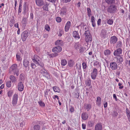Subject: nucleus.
Listing matches in <instances>:
<instances>
[{
    "instance_id": "obj_32",
    "label": "nucleus",
    "mask_w": 130,
    "mask_h": 130,
    "mask_svg": "<svg viewBox=\"0 0 130 130\" xmlns=\"http://www.w3.org/2000/svg\"><path fill=\"white\" fill-rule=\"evenodd\" d=\"M74 64V61L72 60H70L68 62V65L70 67H72Z\"/></svg>"
},
{
    "instance_id": "obj_20",
    "label": "nucleus",
    "mask_w": 130,
    "mask_h": 130,
    "mask_svg": "<svg viewBox=\"0 0 130 130\" xmlns=\"http://www.w3.org/2000/svg\"><path fill=\"white\" fill-rule=\"evenodd\" d=\"M36 3L37 5L39 6L44 5V2L42 0H36Z\"/></svg>"
},
{
    "instance_id": "obj_46",
    "label": "nucleus",
    "mask_w": 130,
    "mask_h": 130,
    "mask_svg": "<svg viewBox=\"0 0 130 130\" xmlns=\"http://www.w3.org/2000/svg\"><path fill=\"white\" fill-rule=\"evenodd\" d=\"M56 21L58 23H60L61 21V18L59 17H57L56 19Z\"/></svg>"
},
{
    "instance_id": "obj_60",
    "label": "nucleus",
    "mask_w": 130,
    "mask_h": 130,
    "mask_svg": "<svg viewBox=\"0 0 130 130\" xmlns=\"http://www.w3.org/2000/svg\"><path fill=\"white\" fill-rule=\"evenodd\" d=\"M91 22L92 23H94L95 22V18L93 16H92L91 17Z\"/></svg>"
},
{
    "instance_id": "obj_13",
    "label": "nucleus",
    "mask_w": 130,
    "mask_h": 130,
    "mask_svg": "<svg viewBox=\"0 0 130 130\" xmlns=\"http://www.w3.org/2000/svg\"><path fill=\"white\" fill-rule=\"evenodd\" d=\"M18 90L20 91H22L24 88L23 84L21 82H20L17 85Z\"/></svg>"
},
{
    "instance_id": "obj_47",
    "label": "nucleus",
    "mask_w": 130,
    "mask_h": 130,
    "mask_svg": "<svg viewBox=\"0 0 130 130\" xmlns=\"http://www.w3.org/2000/svg\"><path fill=\"white\" fill-rule=\"evenodd\" d=\"M113 21L111 19H109L107 21V23L109 25H111L112 24Z\"/></svg>"
},
{
    "instance_id": "obj_64",
    "label": "nucleus",
    "mask_w": 130,
    "mask_h": 130,
    "mask_svg": "<svg viewBox=\"0 0 130 130\" xmlns=\"http://www.w3.org/2000/svg\"><path fill=\"white\" fill-rule=\"evenodd\" d=\"M74 110V108L73 107H72V106H71L70 107V112H73Z\"/></svg>"
},
{
    "instance_id": "obj_39",
    "label": "nucleus",
    "mask_w": 130,
    "mask_h": 130,
    "mask_svg": "<svg viewBox=\"0 0 130 130\" xmlns=\"http://www.w3.org/2000/svg\"><path fill=\"white\" fill-rule=\"evenodd\" d=\"M85 48L84 47H83L81 45L79 47V48L78 49V51L80 53L83 52L85 51Z\"/></svg>"
},
{
    "instance_id": "obj_29",
    "label": "nucleus",
    "mask_w": 130,
    "mask_h": 130,
    "mask_svg": "<svg viewBox=\"0 0 130 130\" xmlns=\"http://www.w3.org/2000/svg\"><path fill=\"white\" fill-rule=\"evenodd\" d=\"M81 45L79 44L78 43H76L74 44V47L78 51L79 48V47Z\"/></svg>"
},
{
    "instance_id": "obj_11",
    "label": "nucleus",
    "mask_w": 130,
    "mask_h": 130,
    "mask_svg": "<svg viewBox=\"0 0 130 130\" xmlns=\"http://www.w3.org/2000/svg\"><path fill=\"white\" fill-rule=\"evenodd\" d=\"M110 66L112 70H116L117 68V65L116 62H113L110 63Z\"/></svg>"
},
{
    "instance_id": "obj_31",
    "label": "nucleus",
    "mask_w": 130,
    "mask_h": 130,
    "mask_svg": "<svg viewBox=\"0 0 130 130\" xmlns=\"http://www.w3.org/2000/svg\"><path fill=\"white\" fill-rule=\"evenodd\" d=\"M122 43L121 41H118L116 43V47L117 48H120L122 46Z\"/></svg>"
},
{
    "instance_id": "obj_40",
    "label": "nucleus",
    "mask_w": 130,
    "mask_h": 130,
    "mask_svg": "<svg viewBox=\"0 0 130 130\" xmlns=\"http://www.w3.org/2000/svg\"><path fill=\"white\" fill-rule=\"evenodd\" d=\"M13 93V91L12 90L9 91L7 93L8 96L9 97H11Z\"/></svg>"
},
{
    "instance_id": "obj_42",
    "label": "nucleus",
    "mask_w": 130,
    "mask_h": 130,
    "mask_svg": "<svg viewBox=\"0 0 130 130\" xmlns=\"http://www.w3.org/2000/svg\"><path fill=\"white\" fill-rule=\"evenodd\" d=\"M38 103L40 105L41 107H44L45 104L44 103L42 102L41 100L38 102Z\"/></svg>"
},
{
    "instance_id": "obj_15",
    "label": "nucleus",
    "mask_w": 130,
    "mask_h": 130,
    "mask_svg": "<svg viewBox=\"0 0 130 130\" xmlns=\"http://www.w3.org/2000/svg\"><path fill=\"white\" fill-rule=\"evenodd\" d=\"M73 36L76 39H78L80 38V36L78 31H74L73 32Z\"/></svg>"
},
{
    "instance_id": "obj_37",
    "label": "nucleus",
    "mask_w": 130,
    "mask_h": 130,
    "mask_svg": "<svg viewBox=\"0 0 130 130\" xmlns=\"http://www.w3.org/2000/svg\"><path fill=\"white\" fill-rule=\"evenodd\" d=\"M111 53L110 51L109 50H106L105 51L104 54L105 55H107L110 54Z\"/></svg>"
},
{
    "instance_id": "obj_53",
    "label": "nucleus",
    "mask_w": 130,
    "mask_h": 130,
    "mask_svg": "<svg viewBox=\"0 0 130 130\" xmlns=\"http://www.w3.org/2000/svg\"><path fill=\"white\" fill-rule=\"evenodd\" d=\"M43 9L46 11H48V8L46 4V5L44 6L43 7Z\"/></svg>"
},
{
    "instance_id": "obj_5",
    "label": "nucleus",
    "mask_w": 130,
    "mask_h": 130,
    "mask_svg": "<svg viewBox=\"0 0 130 130\" xmlns=\"http://www.w3.org/2000/svg\"><path fill=\"white\" fill-rule=\"evenodd\" d=\"M18 96L17 94H15L13 96L12 100V104L15 106L17 104L18 100Z\"/></svg>"
},
{
    "instance_id": "obj_54",
    "label": "nucleus",
    "mask_w": 130,
    "mask_h": 130,
    "mask_svg": "<svg viewBox=\"0 0 130 130\" xmlns=\"http://www.w3.org/2000/svg\"><path fill=\"white\" fill-rule=\"evenodd\" d=\"M26 19L25 18H24L22 21V23L24 24H26Z\"/></svg>"
},
{
    "instance_id": "obj_14",
    "label": "nucleus",
    "mask_w": 130,
    "mask_h": 130,
    "mask_svg": "<svg viewBox=\"0 0 130 130\" xmlns=\"http://www.w3.org/2000/svg\"><path fill=\"white\" fill-rule=\"evenodd\" d=\"M23 65L25 68L29 66V61L27 58H24L23 61Z\"/></svg>"
},
{
    "instance_id": "obj_55",
    "label": "nucleus",
    "mask_w": 130,
    "mask_h": 130,
    "mask_svg": "<svg viewBox=\"0 0 130 130\" xmlns=\"http://www.w3.org/2000/svg\"><path fill=\"white\" fill-rule=\"evenodd\" d=\"M82 66L83 68L84 69H85L87 67V65L86 63L85 62H83V63Z\"/></svg>"
},
{
    "instance_id": "obj_28",
    "label": "nucleus",
    "mask_w": 130,
    "mask_h": 130,
    "mask_svg": "<svg viewBox=\"0 0 130 130\" xmlns=\"http://www.w3.org/2000/svg\"><path fill=\"white\" fill-rule=\"evenodd\" d=\"M101 103V99L100 97L98 96L97 98L96 104L98 106H100Z\"/></svg>"
},
{
    "instance_id": "obj_34",
    "label": "nucleus",
    "mask_w": 130,
    "mask_h": 130,
    "mask_svg": "<svg viewBox=\"0 0 130 130\" xmlns=\"http://www.w3.org/2000/svg\"><path fill=\"white\" fill-rule=\"evenodd\" d=\"M7 86L8 88L10 87L12 85V83L11 80H8L6 83Z\"/></svg>"
},
{
    "instance_id": "obj_56",
    "label": "nucleus",
    "mask_w": 130,
    "mask_h": 130,
    "mask_svg": "<svg viewBox=\"0 0 130 130\" xmlns=\"http://www.w3.org/2000/svg\"><path fill=\"white\" fill-rule=\"evenodd\" d=\"M31 68L33 69H35L36 67V65L33 63H32L31 64Z\"/></svg>"
},
{
    "instance_id": "obj_3",
    "label": "nucleus",
    "mask_w": 130,
    "mask_h": 130,
    "mask_svg": "<svg viewBox=\"0 0 130 130\" xmlns=\"http://www.w3.org/2000/svg\"><path fill=\"white\" fill-rule=\"evenodd\" d=\"M117 6L115 5H110L108 8L107 11L108 12L111 13H114L117 10Z\"/></svg>"
},
{
    "instance_id": "obj_49",
    "label": "nucleus",
    "mask_w": 130,
    "mask_h": 130,
    "mask_svg": "<svg viewBox=\"0 0 130 130\" xmlns=\"http://www.w3.org/2000/svg\"><path fill=\"white\" fill-rule=\"evenodd\" d=\"M43 75L44 76L47 78H48L49 76L48 74L46 71L44 73V74H43Z\"/></svg>"
},
{
    "instance_id": "obj_52",
    "label": "nucleus",
    "mask_w": 130,
    "mask_h": 130,
    "mask_svg": "<svg viewBox=\"0 0 130 130\" xmlns=\"http://www.w3.org/2000/svg\"><path fill=\"white\" fill-rule=\"evenodd\" d=\"M46 71L44 69L42 68L40 70V72L43 75Z\"/></svg>"
},
{
    "instance_id": "obj_16",
    "label": "nucleus",
    "mask_w": 130,
    "mask_h": 130,
    "mask_svg": "<svg viewBox=\"0 0 130 130\" xmlns=\"http://www.w3.org/2000/svg\"><path fill=\"white\" fill-rule=\"evenodd\" d=\"M88 117V115L86 112L83 113L81 115L82 119L84 120H87Z\"/></svg>"
},
{
    "instance_id": "obj_38",
    "label": "nucleus",
    "mask_w": 130,
    "mask_h": 130,
    "mask_svg": "<svg viewBox=\"0 0 130 130\" xmlns=\"http://www.w3.org/2000/svg\"><path fill=\"white\" fill-rule=\"evenodd\" d=\"M40 126L38 125H35L34 127V130H40Z\"/></svg>"
},
{
    "instance_id": "obj_12",
    "label": "nucleus",
    "mask_w": 130,
    "mask_h": 130,
    "mask_svg": "<svg viewBox=\"0 0 130 130\" xmlns=\"http://www.w3.org/2000/svg\"><path fill=\"white\" fill-rule=\"evenodd\" d=\"M122 50L121 48H119L116 50L113 53V55L115 56L120 55L122 52Z\"/></svg>"
},
{
    "instance_id": "obj_10",
    "label": "nucleus",
    "mask_w": 130,
    "mask_h": 130,
    "mask_svg": "<svg viewBox=\"0 0 130 130\" xmlns=\"http://www.w3.org/2000/svg\"><path fill=\"white\" fill-rule=\"evenodd\" d=\"M117 38L115 36L111 37L110 39V44H115L117 41Z\"/></svg>"
},
{
    "instance_id": "obj_18",
    "label": "nucleus",
    "mask_w": 130,
    "mask_h": 130,
    "mask_svg": "<svg viewBox=\"0 0 130 130\" xmlns=\"http://www.w3.org/2000/svg\"><path fill=\"white\" fill-rule=\"evenodd\" d=\"M102 125L100 123H97L95 126V130H102Z\"/></svg>"
},
{
    "instance_id": "obj_59",
    "label": "nucleus",
    "mask_w": 130,
    "mask_h": 130,
    "mask_svg": "<svg viewBox=\"0 0 130 130\" xmlns=\"http://www.w3.org/2000/svg\"><path fill=\"white\" fill-rule=\"evenodd\" d=\"M88 29V27L87 26L85 25L84 26V30L85 31L89 30Z\"/></svg>"
},
{
    "instance_id": "obj_17",
    "label": "nucleus",
    "mask_w": 130,
    "mask_h": 130,
    "mask_svg": "<svg viewBox=\"0 0 130 130\" xmlns=\"http://www.w3.org/2000/svg\"><path fill=\"white\" fill-rule=\"evenodd\" d=\"M71 25V22L70 21H68L66 23L65 27V31L67 32L69 30Z\"/></svg>"
},
{
    "instance_id": "obj_4",
    "label": "nucleus",
    "mask_w": 130,
    "mask_h": 130,
    "mask_svg": "<svg viewBox=\"0 0 130 130\" xmlns=\"http://www.w3.org/2000/svg\"><path fill=\"white\" fill-rule=\"evenodd\" d=\"M98 74V70L95 68L93 69L92 72L91 74V78L93 79H95L96 78Z\"/></svg>"
},
{
    "instance_id": "obj_25",
    "label": "nucleus",
    "mask_w": 130,
    "mask_h": 130,
    "mask_svg": "<svg viewBox=\"0 0 130 130\" xmlns=\"http://www.w3.org/2000/svg\"><path fill=\"white\" fill-rule=\"evenodd\" d=\"M126 112L128 120L129 121H130V110L128 108H126Z\"/></svg>"
},
{
    "instance_id": "obj_1",
    "label": "nucleus",
    "mask_w": 130,
    "mask_h": 130,
    "mask_svg": "<svg viewBox=\"0 0 130 130\" xmlns=\"http://www.w3.org/2000/svg\"><path fill=\"white\" fill-rule=\"evenodd\" d=\"M9 73H13L14 75H16L18 76L19 74V70L18 68V65L16 64H13L10 68Z\"/></svg>"
},
{
    "instance_id": "obj_26",
    "label": "nucleus",
    "mask_w": 130,
    "mask_h": 130,
    "mask_svg": "<svg viewBox=\"0 0 130 130\" xmlns=\"http://www.w3.org/2000/svg\"><path fill=\"white\" fill-rule=\"evenodd\" d=\"M54 91L55 92H59L60 91V89L57 86H54L53 87Z\"/></svg>"
},
{
    "instance_id": "obj_27",
    "label": "nucleus",
    "mask_w": 130,
    "mask_h": 130,
    "mask_svg": "<svg viewBox=\"0 0 130 130\" xmlns=\"http://www.w3.org/2000/svg\"><path fill=\"white\" fill-rule=\"evenodd\" d=\"M105 1L106 3L109 5L114 4L115 3V0H105Z\"/></svg>"
},
{
    "instance_id": "obj_2",
    "label": "nucleus",
    "mask_w": 130,
    "mask_h": 130,
    "mask_svg": "<svg viewBox=\"0 0 130 130\" xmlns=\"http://www.w3.org/2000/svg\"><path fill=\"white\" fill-rule=\"evenodd\" d=\"M33 62L37 65H39L42 67L44 66L43 63L42 62L41 59L37 55H35L32 59Z\"/></svg>"
},
{
    "instance_id": "obj_51",
    "label": "nucleus",
    "mask_w": 130,
    "mask_h": 130,
    "mask_svg": "<svg viewBox=\"0 0 130 130\" xmlns=\"http://www.w3.org/2000/svg\"><path fill=\"white\" fill-rule=\"evenodd\" d=\"M84 35H85V36L91 35L90 33L89 30L85 31Z\"/></svg>"
},
{
    "instance_id": "obj_24",
    "label": "nucleus",
    "mask_w": 130,
    "mask_h": 130,
    "mask_svg": "<svg viewBox=\"0 0 130 130\" xmlns=\"http://www.w3.org/2000/svg\"><path fill=\"white\" fill-rule=\"evenodd\" d=\"M92 40V37L91 35L86 36L85 37V40L87 42L89 41H91Z\"/></svg>"
},
{
    "instance_id": "obj_62",
    "label": "nucleus",
    "mask_w": 130,
    "mask_h": 130,
    "mask_svg": "<svg viewBox=\"0 0 130 130\" xmlns=\"http://www.w3.org/2000/svg\"><path fill=\"white\" fill-rule=\"evenodd\" d=\"M122 84L121 83H119L118 84V86H120L119 87V88L120 89H122L123 88V86H121V85H122Z\"/></svg>"
},
{
    "instance_id": "obj_43",
    "label": "nucleus",
    "mask_w": 130,
    "mask_h": 130,
    "mask_svg": "<svg viewBox=\"0 0 130 130\" xmlns=\"http://www.w3.org/2000/svg\"><path fill=\"white\" fill-rule=\"evenodd\" d=\"M14 20L11 19L10 21V22L9 23V25L11 27L13 25L14 23Z\"/></svg>"
},
{
    "instance_id": "obj_61",
    "label": "nucleus",
    "mask_w": 130,
    "mask_h": 130,
    "mask_svg": "<svg viewBox=\"0 0 130 130\" xmlns=\"http://www.w3.org/2000/svg\"><path fill=\"white\" fill-rule=\"evenodd\" d=\"M23 10L25 12H26V5L25 4H24L23 6Z\"/></svg>"
},
{
    "instance_id": "obj_48",
    "label": "nucleus",
    "mask_w": 130,
    "mask_h": 130,
    "mask_svg": "<svg viewBox=\"0 0 130 130\" xmlns=\"http://www.w3.org/2000/svg\"><path fill=\"white\" fill-rule=\"evenodd\" d=\"M66 14V11H64V10H62L60 12V14L62 16L64 15H65Z\"/></svg>"
},
{
    "instance_id": "obj_7",
    "label": "nucleus",
    "mask_w": 130,
    "mask_h": 130,
    "mask_svg": "<svg viewBox=\"0 0 130 130\" xmlns=\"http://www.w3.org/2000/svg\"><path fill=\"white\" fill-rule=\"evenodd\" d=\"M100 36L103 38H105L107 37V31L105 29H103L101 30Z\"/></svg>"
},
{
    "instance_id": "obj_6",
    "label": "nucleus",
    "mask_w": 130,
    "mask_h": 130,
    "mask_svg": "<svg viewBox=\"0 0 130 130\" xmlns=\"http://www.w3.org/2000/svg\"><path fill=\"white\" fill-rule=\"evenodd\" d=\"M29 34V32L27 31H25L22 33L21 37L23 41H25L26 40Z\"/></svg>"
},
{
    "instance_id": "obj_44",
    "label": "nucleus",
    "mask_w": 130,
    "mask_h": 130,
    "mask_svg": "<svg viewBox=\"0 0 130 130\" xmlns=\"http://www.w3.org/2000/svg\"><path fill=\"white\" fill-rule=\"evenodd\" d=\"M45 29L48 31H49L50 30V28L49 26L47 24H46L45 26Z\"/></svg>"
},
{
    "instance_id": "obj_36",
    "label": "nucleus",
    "mask_w": 130,
    "mask_h": 130,
    "mask_svg": "<svg viewBox=\"0 0 130 130\" xmlns=\"http://www.w3.org/2000/svg\"><path fill=\"white\" fill-rule=\"evenodd\" d=\"M86 85L89 86L91 84V80L90 78L88 79L86 81Z\"/></svg>"
},
{
    "instance_id": "obj_21",
    "label": "nucleus",
    "mask_w": 130,
    "mask_h": 130,
    "mask_svg": "<svg viewBox=\"0 0 130 130\" xmlns=\"http://www.w3.org/2000/svg\"><path fill=\"white\" fill-rule=\"evenodd\" d=\"M9 78L11 82H12L13 83H15L17 81V79L13 75H11L10 76Z\"/></svg>"
},
{
    "instance_id": "obj_33",
    "label": "nucleus",
    "mask_w": 130,
    "mask_h": 130,
    "mask_svg": "<svg viewBox=\"0 0 130 130\" xmlns=\"http://www.w3.org/2000/svg\"><path fill=\"white\" fill-rule=\"evenodd\" d=\"M67 63V61L66 59H64L61 60V64L63 66H65Z\"/></svg>"
},
{
    "instance_id": "obj_58",
    "label": "nucleus",
    "mask_w": 130,
    "mask_h": 130,
    "mask_svg": "<svg viewBox=\"0 0 130 130\" xmlns=\"http://www.w3.org/2000/svg\"><path fill=\"white\" fill-rule=\"evenodd\" d=\"M113 116L114 117H116L118 115V113L116 111H113Z\"/></svg>"
},
{
    "instance_id": "obj_63",
    "label": "nucleus",
    "mask_w": 130,
    "mask_h": 130,
    "mask_svg": "<svg viewBox=\"0 0 130 130\" xmlns=\"http://www.w3.org/2000/svg\"><path fill=\"white\" fill-rule=\"evenodd\" d=\"M87 12L88 13H91V10L89 8H87Z\"/></svg>"
},
{
    "instance_id": "obj_50",
    "label": "nucleus",
    "mask_w": 130,
    "mask_h": 130,
    "mask_svg": "<svg viewBox=\"0 0 130 130\" xmlns=\"http://www.w3.org/2000/svg\"><path fill=\"white\" fill-rule=\"evenodd\" d=\"M77 64H76V69H77L78 70H80L81 69V64L80 63H79L78 66Z\"/></svg>"
},
{
    "instance_id": "obj_8",
    "label": "nucleus",
    "mask_w": 130,
    "mask_h": 130,
    "mask_svg": "<svg viewBox=\"0 0 130 130\" xmlns=\"http://www.w3.org/2000/svg\"><path fill=\"white\" fill-rule=\"evenodd\" d=\"M61 50L62 48L59 46L54 47L52 49V52L54 53H59L61 52Z\"/></svg>"
},
{
    "instance_id": "obj_57",
    "label": "nucleus",
    "mask_w": 130,
    "mask_h": 130,
    "mask_svg": "<svg viewBox=\"0 0 130 130\" xmlns=\"http://www.w3.org/2000/svg\"><path fill=\"white\" fill-rule=\"evenodd\" d=\"M75 97L76 98H78L79 96V93L78 92L75 93L74 94Z\"/></svg>"
},
{
    "instance_id": "obj_9",
    "label": "nucleus",
    "mask_w": 130,
    "mask_h": 130,
    "mask_svg": "<svg viewBox=\"0 0 130 130\" xmlns=\"http://www.w3.org/2000/svg\"><path fill=\"white\" fill-rule=\"evenodd\" d=\"M114 58L116 59L117 61L116 62L118 63H121L123 61V58L122 57V55H119L115 57Z\"/></svg>"
},
{
    "instance_id": "obj_22",
    "label": "nucleus",
    "mask_w": 130,
    "mask_h": 130,
    "mask_svg": "<svg viewBox=\"0 0 130 130\" xmlns=\"http://www.w3.org/2000/svg\"><path fill=\"white\" fill-rule=\"evenodd\" d=\"M63 44V41L61 40H57L55 43V45H62Z\"/></svg>"
},
{
    "instance_id": "obj_45",
    "label": "nucleus",
    "mask_w": 130,
    "mask_h": 130,
    "mask_svg": "<svg viewBox=\"0 0 130 130\" xmlns=\"http://www.w3.org/2000/svg\"><path fill=\"white\" fill-rule=\"evenodd\" d=\"M17 60V61H20L21 60V57L19 55H18V54H17L16 55Z\"/></svg>"
},
{
    "instance_id": "obj_30",
    "label": "nucleus",
    "mask_w": 130,
    "mask_h": 130,
    "mask_svg": "<svg viewBox=\"0 0 130 130\" xmlns=\"http://www.w3.org/2000/svg\"><path fill=\"white\" fill-rule=\"evenodd\" d=\"M94 125V122L92 120L89 121L88 122V126L90 127L93 126Z\"/></svg>"
},
{
    "instance_id": "obj_23",
    "label": "nucleus",
    "mask_w": 130,
    "mask_h": 130,
    "mask_svg": "<svg viewBox=\"0 0 130 130\" xmlns=\"http://www.w3.org/2000/svg\"><path fill=\"white\" fill-rule=\"evenodd\" d=\"M25 75L23 73H21L19 76V80L21 82L25 80Z\"/></svg>"
},
{
    "instance_id": "obj_41",
    "label": "nucleus",
    "mask_w": 130,
    "mask_h": 130,
    "mask_svg": "<svg viewBox=\"0 0 130 130\" xmlns=\"http://www.w3.org/2000/svg\"><path fill=\"white\" fill-rule=\"evenodd\" d=\"M50 91V89L48 90L47 89L44 91V96L46 97V99H47V97L48 96V92Z\"/></svg>"
},
{
    "instance_id": "obj_35",
    "label": "nucleus",
    "mask_w": 130,
    "mask_h": 130,
    "mask_svg": "<svg viewBox=\"0 0 130 130\" xmlns=\"http://www.w3.org/2000/svg\"><path fill=\"white\" fill-rule=\"evenodd\" d=\"M48 55L50 58H53L58 56V54L57 53H56L49 54Z\"/></svg>"
},
{
    "instance_id": "obj_19",
    "label": "nucleus",
    "mask_w": 130,
    "mask_h": 130,
    "mask_svg": "<svg viewBox=\"0 0 130 130\" xmlns=\"http://www.w3.org/2000/svg\"><path fill=\"white\" fill-rule=\"evenodd\" d=\"M91 105L90 104H85L84 105V109L87 111H89L91 108Z\"/></svg>"
}]
</instances>
